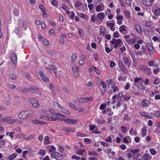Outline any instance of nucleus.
I'll return each instance as SVG.
<instances>
[{"label":"nucleus","instance_id":"473e14b6","mask_svg":"<svg viewBox=\"0 0 160 160\" xmlns=\"http://www.w3.org/2000/svg\"><path fill=\"white\" fill-rule=\"evenodd\" d=\"M18 154L16 153L10 155L8 158L10 160H12L15 158L17 156Z\"/></svg>","mask_w":160,"mask_h":160},{"label":"nucleus","instance_id":"79ce46f5","mask_svg":"<svg viewBox=\"0 0 160 160\" xmlns=\"http://www.w3.org/2000/svg\"><path fill=\"white\" fill-rule=\"evenodd\" d=\"M116 41V43L118 46H121L123 44L122 40L120 38L117 40Z\"/></svg>","mask_w":160,"mask_h":160},{"label":"nucleus","instance_id":"9b49d317","mask_svg":"<svg viewBox=\"0 0 160 160\" xmlns=\"http://www.w3.org/2000/svg\"><path fill=\"white\" fill-rule=\"evenodd\" d=\"M122 61L125 64L128 66V67H129L131 65V61L129 57H123L122 58Z\"/></svg>","mask_w":160,"mask_h":160},{"label":"nucleus","instance_id":"bf43d9fd","mask_svg":"<svg viewBox=\"0 0 160 160\" xmlns=\"http://www.w3.org/2000/svg\"><path fill=\"white\" fill-rule=\"evenodd\" d=\"M58 149L59 150V151L61 153H63L64 151V149H63V147L60 146V145H58Z\"/></svg>","mask_w":160,"mask_h":160},{"label":"nucleus","instance_id":"f257e3e1","mask_svg":"<svg viewBox=\"0 0 160 160\" xmlns=\"http://www.w3.org/2000/svg\"><path fill=\"white\" fill-rule=\"evenodd\" d=\"M52 103L54 107L58 110L67 115H69L70 114V112L69 111L65 108H63L59 104L56 102L53 101Z\"/></svg>","mask_w":160,"mask_h":160},{"label":"nucleus","instance_id":"3c124183","mask_svg":"<svg viewBox=\"0 0 160 160\" xmlns=\"http://www.w3.org/2000/svg\"><path fill=\"white\" fill-rule=\"evenodd\" d=\"M78 120L76 119H71V125H73L77 123L78 122Z\"/></svg>","mask_w":160,"mask_h":160},{"label":"nucleus","instance_id":"4468645a","mask_svg":"<svg viewBox=\"0 0 160 160\" xmlns=\"http://www.w3.org/2000/svg\"><path fill=\"white\" fill-rule=\"evenodd\" d=\"M133 153V157L136 160H141L142 156L140 153Z\"/></svg>","mask_w":160,"mask_h":160},{"label":"nucleus","instance_id":"f8f14e48","mask_svg":"<svg viewBox=\"0 0 160 160\" xmlns=\"http://www.w3.org/2000/svg\"><path fill=\"white\" fill-rule=\"evenodd\" d=\"M12 117H8L3 118L0 120V122H7L10 123H12Z\"/></svg>","mask_w":160,"mask_h":160},{"label":"nucleus","instance_id":"a19ab883","mask_svg":"<svg viewBox=\"0 0 160 160\" xmlns=\"http://www.w3.org/2000/svg\"><path fill=\"white\" fill-rule=\"evenodd\" d=\"M48 66L50 68V71L52 70L53 72V71H56V70L57 69L56 67L54 65H49Z\"/></svg>","mask_w":160,"mask_h":160},{"label":"nucleus","instance_id":"774afa93","mask_svg":"<svg viewBox=\"0 0 160 160\" xmlns=\"http://www.w3.org/2000/svg\"><path fill=\"white\" fill-rule=\"evenodd\" d=\"M52 4L53 6L56 7L58 5V2L55 0H52Z\"/></svg>","mask_w":160,"mask_h":160},{"label":"nucleus","instance_id":"39448f33","mask_svg":"<svg viewBox=\"0 0 160 160\" xmlns=\"http://www.w3.org/2000/svg\"><path fill=\"white\" fill-rule=\"evenodd\" d=\"M29 101L35 108H37L39 107V103L36 99L31 98L29 99Z\"/></svg>","mask_w":160,"mask_h":160},{"label":"nucleus","instance_id":"e433bc0d","mask_svg":"<svg viewBox=\"0 0 160 160\" xmlns=\"http://www.w3.org/2000/svg\"><path fill=\"white\" fill-rule=\"evenodd\" d=\"M82 5V3L80 1H77L74 3V6L76 8L81 6Z\"/></svg>","mask_w":160,"mask_h":160},{"label":"nucleus","instance_id":"ddd939ff","mask_svg":"<svg viewBox=\"0 0 160 160\" xmlns=\"http://www.w3.org/2000/svg\"><path fill=\"white\" fill-rule=\"evenodd\" d=\"M155 0H143V4L146 6H149L154 2Z\"/></svg>","mask_w":160,"mask_h":160},{"label":"nucleus","instance_id":"2f4dec72","mask_svg":"<svg viewBox=\"0 0 160 160\" xmlns=\"http://www.w3.org/2000/svg\"><path fill=\"white\" fill-rule=\"evenodd\" d=\"M78 100L79 102L82 103H86L85 98L81 97L78 98Z\"/></svg>","mask_w":160,"mask_h":160},{"label":"nucleus","instance_id":"5701e85b","mask_svg":"<svg viewBox=\"0 0 160 160\" xmlns=\"http://www.w3.org/2000/svg\"><path fill=\"white\" fill-rule=\"evenodd\" d=\"M139 70L144 71L145 70H148V72L150 71V68L147 67L146 68L143 65H141L139 67Z\"/></svg>","mask_w":160,"mask_h":160},{"label":"nucleus","instance_id":"f03ea898","mask_svg":"<svg viewBox=\"0 0 160 160\" xmlns=\"http://www.w3.org/2000/svg\"><path fill=\"white\" fill-rule=\"evenodd\" d=\"M30 116V113L28 111H22L18 114V117L21 119H26Z\"/></svg>","mask_w":160,"mask_h":160},{"label":"nucleus","instance_id":"a18cd8bd","mask_svg":"<svg viewBox=\"0 0 160 160\" xmlns=\"http://www.w3.org/2000/svg\"><path fill=\"white\" fill-rule=\"evenodd\" d=\"M49 139L48 137V136H46L44 140V142L46 144H48L49 143Z\"/></svg>","mask_w":160,"mask_h":160},{"label":"nucleus","instance_id":"680f3d73","mask_svg":"<svg viewBox=\"0 0 160 160\" xmlns=\"http://www.w3.org/2000/svg\"><path fill=\"white\" fill-rule=\"evenodd\" d=\"M106 106L107 104L106 103L104 104H102L100 106L99 108L102 110H103L106 107Z\"/></svg>","mask_w":160,"mask_h":160},{"label":"nucleus","instance_id":"49530a36","mask_svg":"<svg viewBox=\"0 0 160 160\" xmlns=\"http://www.w3.org/2000/svg\"><path fill=\"white\" fill-rule=\"evenodd\" d=\"M100 143L102 145L105 147H109L110 146V144L109 143L105 142L102 141H101Z\"/></svg>","mask_w":160,"mask_h":160},{"label":"nucleus","instance_id":"8fccbe9b","mask_svg":"<svg viewBox=\"0 0 160 160\" xmlns=\"http://www.w3.org/2000/svg\"><path fill=\"white\" fill-rule=\"evenodd\" d=\"M86 103L88 102H91L93 100V98L92 97H90L87 98H85Z\"/></svg>","mask_w":160,"mask_h":160},{"label":"nucleus","instance_id":"0e129e2a","mask_svg":"<svg viewBox=\"0 0 160 160\" xmlns=\"http://www.w3.org/2000/svg\"><path fill=\"white\" fill-rule=\"evenodd\" d=\"M121 130L123 133H125L127 132V128L125 126H122Z\"/></svg>","mask_w":160,"mask_h":160},{"label":"nucleus","instance_id":"052dcab7","mask_svg":"<svg viewBox=\"0 0 160 160\" xmlns=\"http://www.w3.org/2000/svg\"><path fill=\"white\" fill-rule=\"evenodd\" d=\"M152 25L151 22L149 21H147L145 23V26L147 27H150Z\"/></svg>","mask_w":160,"mask_h":160},{"label":"nucleus","instance_id":"864d4df0","mask_svg":"<svg viewBox=\"0 0 160 160\" xmlns=\"http://www.w3.org/2000/svg\"><path fill=\"white\" fill-rule=\"evenodd\" d=\"M149 157V154L145 153L143 156V158L144 160H149L148 159Z\"/></svg>","mask_w":160,"mask_h":160},{"label":"nucleus","instance_id":"09e8293b","mask_svg":"<svg viewBox=\"0 0 160 160\" xmlns=\"http://www.w3.org/2000/svg\"><path fill=\"white\" fill-rule=\"evenodd\" d=\"M135 42V40L134 38H132L131 39H130L129 40H128L127 42L129 44H131L132 43H134Z\"/></svg>","mask_w":160,"mask_h":160},{"label":"nucleus","instance_id":"7ed1b4c3","mask_svg":"<svg viewBox=\"0 0 160 160\" xmlns=\"http://www.w3.org/2000/svg\"><path fill=\"white\" fill-rule=\"evenodd\" d=\"M29 90L32 93L36 94L37 95L41 96V93L38 91V88L35 86H31L29 88Z\"/></svg>","mask_w":160,"mask_h":160},{"label":"nucleus","instance_id":"bb28decb","mask_svg":"<svg viewBox=\"0 0 160 160\" xmlns=\"http://www.w3.org/2000/svg\"><path fill=\"white\" fill-rule=\"evenodd\" d=\"M147 135V128L146 127H144L142 130V136L144 137Z\"/></svg>","mask_w":160,"mask_h":160},{"label":"nucleus","instance_id":"20e7f679","mask_svg":"<svg viewBox=\"0 0 160 160\" xmlns=\"http://www.w3.org/2000/svg\"><path fill=\"white\" fill-rule=\"evenodd\" d=\"M51 158H55L57 160H61L63 158L62 155L57 152L52 153L51 154Z\"/></svg>","mask_w":160,"mask_h":160},{"label":"nucleus","instance_id":"69168bd1","mask_svg":"<svg viewBox=\"0 0 160 160\" xmlns=\"http://www.w3.org/2000/svg\"><path fill=\"white\" fill-rule=\"evenodd\" d=\"M56 151V148L53 146H51L50 149L49 150L50 152H53Z\"/></svg>","mask_w":160,"mask_h":160},{"label":"nucleus","instance_id":"603ef678","mask_svg":"<svg viewBox=\"0 0 160 160\" xmlns=\"http://www.w3.org/2000/svg\"><path fill=\"white\" fill-rule=\"evenodd\" d=\"M43 44L46 46H48L49 45V41L47 39H44L43 41Z\"/></svg>","mask_w":160,"mask_h":160},{"label":"nucleus","instance_id":"4be33fe9","mask_svg":"<svg viewBox=\"0 0 160 160\" xmlns=\"http://www.w3.org/2000/svg\"><path fill=\"white\" fill-rule=\"evenodd\" d=\"M104 6H103L102 7L100 5H98L97 6L95 10L97 12H98L103 11L104 10Z\"/></svg>","mask_w":160,"mask_h":160},{"label":"nucleus","instance_id":"58836bf2","mask_svg":"<svg viewBox=\"0 0 160 160\" xmlns=\"http://www.w3.org/2000/svg\"><path fill=\"white\" fill-rule=\"evenodd\" d=\"M78 34L80 37H82L84 36V33L83 31L81 29H79L78 30Z\"/></svg>","mask_w":160,"mask_h":160},{"label":"nucleus","instance_id":"37998d69","mask_svg":"<svg viewBox=\"0 0 160 160\" xmlns=\"http://www.w3.org/2000/svg\"><path fill=\"white\" fill-rule=\"evenodd\" d=\"M88 153L89 155H95L97 156L98 155V154L95 151L92 152L88 151Z\"/></svg>","mask_w":160,"mask_h":160},{"label":"nucleus","instance_id":"13d9d810","mask_svg":"<svg viewBox=\"0 0 160 160\" xmlns=\"http://www.w3.org/2000/svg\"><path fill=\"white\" fill-rule=\"evenodd\" d=\"M77 137H85V134L81 132H79L77 133Z\"/></svg>","mask_w":160,"mask_h":160},{"label":"nucleus","instance_id":"b1692460","mask_svg":"<svg viewBox=\"0 0 160 160\" xmlns=\"http://www.w3.org/2000/svg\"><path fill=\"white\" fill-rule=\"evenodd\" d=\"M96 122L98 124H102L105 123V121L103 119H97Z\"/></svg>","mask_w":160,"mask_h":160},{"label":"nucleus","instance_id":"f3484780","mask_svg":"<svg viewBox=\"0 0 160 160\" xmlns=\"http://www.w3.org/2000/svg\"><path fill=\"white\" fill-rule=\"evenodd\" d=\"M106 24L110 28L111 31H113L115 30V28L114 27V25L113 23H109L108 22H107L106 23Z\"/></svg>","mask_w":160,"mask_h":160},{"label":"nucleus","instance_id":"7c9ffc66","mask_svg":"<svg viewBox=\"0 0 160 160\" xmlns=\"http://www.w3.org/2000/svg\"><path fill=\"white\" fill-rule=\"evenodd\" d=\"M149 152L150 153V154L152 155H156L157 153V151L153 148H151L149 150Z\"/></svg>","mask_w":160,"mask_h":160},{"label":"nucleus","instance_id":"aec40b11","mask_svg":"<svg viewBox=\"0 0 160 160\" xmlns=\"http://www.w3.org/2000/svg\"><path fill=\"white\" fill-rule=\"evenodd\" d=\"M123 141L124 143H130L131 142V138L129 136H126L123 138Z\"/></svg>","mask_w":160,"mask_h":160},{"label":"nucleus","instance_id":"412c9836","mask_svg":"<svg viewBox=\"0 0 160 160\" xmlns=\"http://www.w3.org/2000/svg\"><path fill=\"white\" fill-rule=\"evenodd\" d=\"M45 120L49 121H56V117H52L48 115L47 117H45Z\"/></svg>","mask_w":160,"mask_h":160},{"label":"nucleus","instance_id":"f704fd0d","mask_svg":"<svg viewBox=\"0 0 160 160\" xmlns=\"http://www.w3.org/2000/svg\"><path fill=\"white\" fill-rule=\"evenodd\" d=\"M117 99L118 100H121L123 97L122 94L121 92H119L117 95Z\"/></svg>","mask_w":160,"mask_h":160},{"label":"nucleus","instance_id":"6e6552de","mask_svg":"<svg viewBox=\"0 0 160 160\" xmlns=\"http://www.w3.org/2000/svg\"><path fill=\"white\" fill-rule=\"evenodd\" d=\"M118 65L119 68L122 70L124 73L126 74L127 73V70L125 68L124 65L121 60H120L118 61Z\"/></svg>","mask_w":160,"mask_h":160},{"label":"nucleus","instance_id":"a211bd4d","mask_svg":"<svg viewBox=\"0 0 160 160\" xmlns=\"http://www.w3.org/2000/svg\"><path fill=\"white\" fill-rule=\"evenodd\" d=\"M135 29L137 32L140 34L142 33V31L140 26L138 24H136L134 26Z\"/></svg>","mask_w":160,"mask_h":160},{"label":"nucleus","instance_id":"1a4fd4ad","mask_svg":"<svg viewBox=\"0 0 160 160\" xmlns=\"http://www.w3.org/2000/svg\"><path fill=\"white\" fill-rule=\"evenodd\" d=\"M10 58L12 63L16 65L17 62V57L16 54L15 52L12 53L11 54Z\"/></svg>","mask_w":160,"mask_h":160},{"label":"nucleus","instance_id":"338daca9","mask_svg":"<svg viewBox=\"0 0 160 160\" xmlns=\"http://www.w3.org/2000/svg\"><path fill=\"white\" fill-rule=\"evenodd\" d=\"M39 7L42 12L44 13L45 12L46 10L43 5H40L39 6Z\"/></svg>","mask_w":160,"mask_h":160},{"label":"nucleus","instance_id":"ea45409f","mask_svg":"<svg viewBox=\"0 0 160 160\" xmlns=\"http://www.w3.org/2000/svg\"><path fill=\"white\" fill-rule=\"evenodd\" d=\"M71 58L72 59V61L75 62L77 58V55L75 53H73Z\"/></svg>","mask_w":160,"mask_h":160},{"label":"nucleus","instance_id":"72a5a7b5","mask_svg":"<svg viewBox=\"0 0 160 160\" xmlns=\"http://www.w3.org/2000/svg\"><path fill=\"white\" fill-rule=\"evenodd\" d=\"M112 92L113 93L117 92L119 91V88L116 86H113L112 87Z\"/></svg>","mask_w":160,"mask_h":160},{"label":"nucleus","instance_id":"de8ad7c7","mask_svg":"<svg viewBox=\"0 0 160 160\" xmlns=\"http://www.w3.org/2000/svg\"><path fill=\"white\" fill-rule=\"evenodd\" d=\"M124 117L123 119L127 122L129 121L130 120V118L129 117L128 114L124 115Z\"/></svg>","mask_w":160,"mask_h":160},{"label":"nucleus","instance_id":"393cba45","mask_svg":"<svg viewBox=\"0 0 160 160\" xmlns=\"http://www.w3.org/2000/svg\"><path fill=\"white\" fill-rule=\"evenodd\" d=\"M126 26L124 25H121L119 27V31L122 34H124L123 33L124 31H126Z\"/></svg>","mask_w":160,"mask_h":160},{"label":"nucleus","instance_id":"423d86ee","mask_svg":"<svg viewBox=\"0 0 160 160\" xmlns=\"http://www.w3.org/2000/svg\"><path fill=\"white\" fill-rule=\"evenodd\" d=\"M72 70L74 77H78L79 76L78 73L79 71V68L78 66L75 64H74L72 67Z\"/></svg>","mask_w":160,"mask_h":160},{"label":"nucleus","instance_id":"dca6fc26","mask_svg":"<svg viewBox=\"0 0 160 160\" xmlns=\"http://www.w3.org/2000/svg\"><path fill=\"white\" fill-rule=\"evenodd\" d=\"M152 12L155 15L157 16L160 15V8H158L152 10Z\"/></svg>","mask_w":160,"mask_h":160},{"label":"nucleus","instance_id":"c85d7f7f","mask_svg":"<svg viewBox=\"0 0 160 160\" xmlns=\"http://www.w3.org/2000/svg\"><path fill=\"white\" fill-rule=\"evenodd\" d=\"M92 68L96 73L98 75L100 74L101 72L99 69L96 66H93Z\"/></svg>","mask_w":160,"mask_h":160},{"label":"nucleus","instance_id":"c756f323","mask_svg":"<svg viewBox=\"0 0 160 160\" xmlns=\"http://www.w3.org/2000/svg\"><path fill=\"white\" fill-rule=\"evenodd\" d=\"M41 78L42 80L48 83L49 82V79L45 75L43 76L42 77H41Z\"/></svg>","mask_w":160,"mask_h":160},{"label":"nucleus","instance_id":"e2e57ef3","mask_svg":"<svg viewBox=\"0 0 160 160\" xmlns=\"http://www.w3.org/2000/svg\"><path fill=\"white\" fill-rule=\"evenodd\" d=\"M124 13L126 17L128 18H130V16L129 15V13L127 11H125L124 12Z\"/></svg>","mask_w":160,"mask_h":160},{"label":"nucleus","instance_id":"c03bdc74","mask_svg":"<svg viewBox=\"0 0 160 160\" xmlns=\"http://www.w3.org/2000/svg\"><path fill=\"white\" fill-rule=\"evenodd\" d=\"M46 153V152L44 150L41 149L40 150L38 154L39 155L43 156H44Z\"/></svg>","mask_w":160,"mask_h":160},{"label":"nucleus","instance_id":"c9c22d12","mask_svg":"<svg viewBox=\"0 0 160 160\" xmlns=\"http://www.w3.org/2000/svg\"><path fill=\"white\" fill-rule=\"evenodd\" d=\"M131 97L128 95H125L123 96V98L124 100L127 101L128 100L130 99Z\"/></svg>","mask_w":160,"mask_h":160},{"label":"nucleus","instance_id":"cd10ccee","mask_svg":"<svg viewBox=\"0 0 160 160\" xmlns=\"http://www.w3.org/2000/svg\"><path fill=\"white\" fill-rule=\"evenodd\" d=\"M79 15L82 18H84L86 20H88L89 19L88 16L83 13H80L79 14Z\"/></svg>","mask_w":160,"mask_h":160},{"label":"nucleus","instance_id":"6ab92c4d","mask_svg":"<svg viewBox=\"0 0 160 160\" xmlns=\"http://www.w3.org/2000/svg\"><path fill=\"white\" fill-rule=\"evenodd\" d=\"M105 17V14L104 12H100L97 14L96 17L97 18L100 20H102Z\"/></svg>","mask_w":160,"mask_h":160},{"label":"nucleus","instance_id":"5fc2aeb1","mask_svg":"<svg viewBox=\"0 0 160 160\" xmlns=\"http://www.w3.org/2000/svg\"><path fill=\"white\" fill-rule=\"evenodd\" d=\"M100 84L102 87V88L103 89H105V88H107V85H106V83L104 82H103V81L101 82Z\"/></svg>","mask_w":160,"mask_h":160},{"label":"nucleus","instance_id":"2eb2a0df","mask_svg":"<svg viewBox=\"0 0 160 160\" xmlns=\"http://www.w3.org/2000/svg\"><path fill=\"white\" fill-rule=\"evenodd\" d=\"M47 111L46 110H42L40 112L41 116L40 117L41 119H44L45 120V117H47L48 115L47 113Z\"/></svg>","mask_w":160,"mask_h":160},{"label":"nucleus","instance_id":"6e6d98bb","mask_svg":"<svg viewBox=\"0 0 160 160\" xmlns=\"http://www.w3.org/2000/svg\"><path fill=\"white\" fill-rule=\"evenodd\" d=\"M62 129L63 132L66 133L68 132H69V128L66 127H63Z\"/></svg>","mask_w":160,"mask_h":160},{"label":"nucleus","instance_id":"0eeeda50","mask_svg":"<svg viewBox=\"0 0 160 160\" xmlns=\"http://www.w3.org/2000/svg\"><path fill=\"white\" fill-rule=\"evenodd\" d=\"M151 104L150 102L147 99H143L141 102V105L143 108L149 107Z\"/></svg>","mask_w":160,"mask_h":160},{"label":"nucleus","instance_id":"4c0bfd02","mask_svg":"<svg viewBox=\"0 0 160 160\" xmlns=\"http://www.w3.org/2000/svg\"><path fill=\"white\" fill-rule=\"evenodd\" d=\"M17 77L14 74H9V78L12 80H14Z\"/></svg>","mask_w":160,"mask_h":160},{"label":"nucleus","instance_id":"a878e982","mask_svg":"<svg viewBox=\"0 0 160 160\" xmlns=\"http://www.w3.org/2000/svg\"><path fill=\"white\" fill-rule=\"evenodd\" d=\"M85 152L86 154L87 153V151L84 149H82L80 150H77L76 153L78 155H81L82 154L83 152Z\"/></svg>","mask_w":160,"mask_h":160},{"label":"nucleus","instance_id":"9d476101","mask_svg":"<svg viewBox=\"0 0 160 160\" xmlns=\"http://www.w3.org/2000/svg\"><path fill=\"white\" fill-rule=\"evenodd\" d=\"M147 47L149 53L151 55H152L154 51L152 44L150 43L147 44Z\"/></svg>","mask_w":160,"mask_h":160},{"label":"nucleus","instance_id":"4d7b16f0","mask_svg":"<svg viewBox=\"0 0 160 160\" xmlns=\"http://www.w3.org/2000/svg\"><path fill=\"white\" fill-rule=\"evenodd\" d=\"M153 73L154 74L156 75L159 72L160 70L159 68H157L155 69H153Z\"/></svg>","mask_w":160,"mask_h":160}]
</instances>
